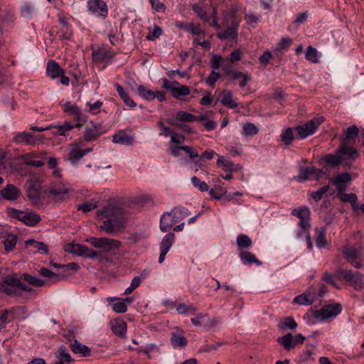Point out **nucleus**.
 I'll return each mask as SVG.
<instances>
[{
    "instance_id": "f257e3e1",
    "label": "nucleus",
    "mask_w": 364,
    "mask_h": 364,
    "mask_svg": "<svg viewBox=\"0 0 364 364\" xmlns=\"http://www.w3.org/2000/svg\"><path fill=\"white\" fill-rule=\"evenodd\" d=\"M15 275H7L0 279V293L15 298L28 299L37 294L33 288L22 283Z\"/></svg>"
},
{
    "instance_id": "f03ea898",
    "label": "nucleus",
    "mask_w": 364,
    "mask_h": 364,
    "mask_svg": "<svg viewBox=\"0 0 364 364\" xmlns=\"http://www.w3.org/2000/svg\"><path fill=\"white\" fill-rule=\"evenodd\" d=\"M98 217L107 218L100 229L107 234L112 233L116 229L124 227V211L115 204H109L97 210Z\"/></svg>"
},
{
    "instance_id": "7ed1b4c3",
    "label": "nucleus",
    "mask_w": 364,
    "mask_h": 364,
    "mask_svg": "<svg viewBox=\"0 0 364 364\" xmlns=\"http://www.w3.org/2000/svg\"><path fill=\"white\" fill-rule=\"evenodd\" d=\"M8 211L12 218L17 219L28 226H34L41 220L40 215L33 211H23L15 208H10Z\"/></svg>"
},
{
    "instance_id": "20e7f679",
    "label": "nucleus",
    "mask_w": 364,
    "mask_h": 364,
    "mask_svg": "<svg viewBox=\"0 0 364 364\" xmlns=\"http://www.w3.org/2000/svg\"><path fill=\"white\" fill-rule=\"evenodd\" d=\"M92 247L102 249L104 252H110L119 249L122 246L119 240L107 237H92L86 240Z\"/></svg>"
},
{
    "instance_id": "39448f33",
    "label": "nucleus",
    "mask_w": 364,
    "mask_h": 364,
    "mask_svg": "<svg viewBox=\"0 0 364 364\" xmlns=\"http://www.w3.org/2000/svg\"><path fill=\"white\" fill-rule=\"evenodd\" d=\"M341 305L338 303L323 306L320 310L314 311L313 315L318 321H323L329 318H335L341 314Z\"/></svg>"
},
{
    "instance_id": "423d86ee",
    "label": "nucleus",
    "mask_w": 364,
    "mask_h": 364,
    "mask_svg": "<svg viewBox=\"0 0 364 364\" xmlns=\"http://www.w3.org/2000/svg\"><path fill=\"white\" fill-rule=\"evenodd\" d=\"M323 121V117H315L304 124L296 127L295 129L300 139H305L314 134Z\"/></svg>"
},
{
    "instance_id": "0eeeda50",
    "label": "nucleus",
    "mask_w": 364,
    "mask_h": 364,
    "mask_svg": "<svg viewBox=\"0 0 364 364\" xmlns=\"http://www.w3.org/2000/svg\"><path fill=\"white\" fill-rule=\"evenodd\" d=\"M107 129L101 123L90 122V125L86 126L83 136L79 140L83 143L95 141L100 136L105 133Z\"/></svg>"
},
{
    "instance_id": "6e6552de",
    "label": "nucleus",
    "mask_w": 364,
    "mask_h": 364,
    "mask_svg": "<svg viewBox=\"0 0 364 364\" xmlns=\"http://www.w3.org/2000/svg\"><path fill=\"white\" fill-rule=\"evenodd\" d=\"M64 250L68 253L83 256L90 259H95L99 258V254L96 251L83 245L68 243L65 245Z\"/></svg>"
},
{
    "instance_id": "1a4fd4ad",
    "label": "nucleus",
    "mask_w": 364,
    "mask_h": 364,
    "mask_svg": "<svg viewBox=\"0 0 364 364\" xmlns=\"http://www.w3.org/2000/svg\"><path fill=\"white\" fill-rule=\"evenodd\" d=\"M62 108L65 113L73 117L74 120L77 122L76 128L81 127L82 124L87 122V116L82 112L79 107L73 105L70 102H66L62 105Z\"/></svg>"
},
{
    "instance_id": "9d476101",
    "label": "nucleus",
    "mask_w": 364,
    "mask_h": 364,
    "mask_svg": "<svg viewBox=\"0 0 364 364\" xmlns=\"http://www.w3.org/2000/svg\"><path fill=\"white\" fill-rule=\"evenodd\" d=\"M336 273L338 275L342 276L346 282H350L355 289L360 290L364 287L363 277L359 272H353L351 270L338 268Z\"/></svg>"
},
{
    "instance_id": "9b49d317",
    "label": "nucleus",
    "mask_w": 364,
    "mask_h": 364,
    "mask_svg": "<svg viewBox=\"0 0 364 364\" xmlns=\"http://www.w3.org/2000/svg\"><path fill=\"white\" fill-rule=\"evenodd\" d=\"M310 210L306 206L299 207L292 210L291 215L299 219V226L306 231L310 229Z\"/></svg>"
},
{
    "instance_id": "f8f14e48",
    "label": "nucleus",
    "mask_w": 364,
    "mask_h": 364,
    "mask_svg": "<svg viewBox=\"0 0 364 364\" xmlns=\"http://www.w3.org/2000/svg\"><path fill=\"white\" fill-rule=\"evenodd\" d=\"M42 139V135L35 136L28 132H21L14 136L13 141L16 144L33 146L41 142Z\"/></svg>"
},
{
    "instance_id": "ddd939ff",
    "label": "nucleus",
    "mask_w": 364,
    "mask_h": 364,
    "mask_svg": "<svg viewBox=\"0 0 364 364\" xmlns=\"http://www.w3.org/2000/svg\"><path fill=\"white\" fill-rule=\"evenodd\" d=\"M192 324L195 326L210 328L215 326L219 323L218 318H210L208 314H198L194 318H191Z\"/></svg>"
},
{
    "instance_id": "4468645a",
    "label": "nucleus",
    "mask_w": 364,
    "mask_h": 364,
    "mask_svg": "<svg viewBox=\"0 0 364 364\" xmlns=\"http://www.w3.org/2000/svg\"><path fill=\"white\" fill-rule=\"evenodd\" d=\"M88 10L99 16L106 18L108 14V7L102 0H88L87 3Z\"/></svg>"
},
{
    "instance_id": "2eb2a0df",
    "label": "nucleus",
    "mask_w": 364,
    "mask_h": 364,
    "mask_svg": "<svg viewBox=\"0 0 364 364\" xmlns=\"http://www.w3.org/2000/svg\"><path fill=\"white\" fill-rule=\"evenodd\" d=\"M71 191L68 184L53 183L50 188L49 193L57 198L65 200L69 197Z\"/></svg>"
},
{
    "instance_id": "dca6fc26",
    "label": "nucleus",
    "mask_w": 364,
    "mask_h": 364,
    "mask_svg": "<svg viewBox=\"0 0 364 364\" xmlns=\"http://www.w3.org/2000/svg\"><path fill=\"white\" fill-rule=\"evenodd\" d=\"M27 196L33 204H38L41 200V186L36 181H30L26 184Z\"/></svg>"
},
{
    "instance_id": "f3484780",
    "label": "nucleus",
    "mask_w": 364,
    "mask_h": 364,
    "mask_svg": "<svg viewBox=\"0 0 364 364\" xmlns=\"http://www.w3.org/2000/svg\"><path fill=\"white\" fill-rule=\"evenodd\" d=\"M336 186L337 193L345 191L348 185L352 181V176L349 173L344 172L338 174L333 179H331Z\"/></svg>"
},
{
    "instance_id": "a211bd4d",
    "label": "nucleus",
    "mask_w": 364,
    "mask_h": 364,
    "mask_svg": "<svg viewBox=\"0 0 364 364\" xmlns=\"http://www.w3.org/2000/svg\"><path fill=\"white\" fill-rule=\"evenodd\" d=\"M85 146V144H84L83 141L82 140H78L71 145L72 147L69 153L68 160L72 164L78 162L81 159L84 157L85 153H82V148H83Z\"/></svg>"
},
{
    "instance_id": "6ab92c4d",
    "label": "nucleus",
    "mask_w": 364,
    "mask_h": 364,
    "mask_svg": "<svg viewBox=\"0 0 364 364\" xmlns=\"http://www.w3.org/2000/svg\"><path fill=\"white\" fill-rule=\"evenodd\" d=\"M316 300V296L312 289L309 288L306 292L294 297L293 303L299 305L309 306Z\"/></svg>"
},
{
    "instance_id": "aec40b11",
    "label": "nucleus",
    "mask_w": 364,
    "mask_h": 364,
    "mask_svg": "<svg viewBox=\"0 0 364 364\" xmlns=\"http://www.w3.org/2000/svg\"><path fill=\"white\" fill-rule=\"evenodd\" d=\"M0 194L6 200H15L21 196V191L13 184H7Z\"/></svg>"
},
{
    "instance_id": "412c9836",
    "label": "nucleus",
    "mask_w": 364,
    "mask_h": 364,
    "mask_svg": "<svg viewBox=\"0 0 364 364\" xmlns=\"http://www.w3.org/2000/svg\"><path fill=\"white\" fill-rule=\"evenodd\" d=\"M171 154L172 156L175 157H178L181 156V151H184L186 154H188L189 158L193 159L195 158H198L199 156L198 153L194 150L191 146H170Z\"/></svg>"
},
{
    "instance_id": "4be33fe9",
    "label": "nucleus",
    "mask_w": 364,
    "mask_h": 364,
    "mask_svg": "<svg viewBox=\"0 0 364 364\" xmlns=\"http://www.w3.org/2000/svg\"><path fill=\"white\" fill-rule=\"evenodd\" d=\"M359 134V129L356 125L348 127L345 132V136L341 139V143L352 144Z\"/></svg>"
},
{
    "instance_id": "5701e85b",
    "label": "nucleus",
    "mask_w": 364,
    "mask_h": 364,
    "mask_svg": "<svg viewBox=\"0 0 364 364\" xmlns=\"http://www.w3.org/2000/svg\"><path fill=\"white\" fill-rule=\"evenodd\" d=\"M46 73L52 79H55L64 74V70L55 60H49L47 63Z\"/></svg>"
},
{
    "instance_id": "b1692460",
    "label": "nucleus",
    "mask_w": 364,
    "mask_h": 364,
    "mask_svg": "<svg viewBox=\"0 0 364 364\" xmlns=\"http://www.w3.org/2000/svg\"><path fill=\"white\" fill-rule=\"evenodd\" d=\"M350 144L341 143L338 147V153L342 156L343 160L355 159L358 157V151L355 149L348 146Z\"/></svg>"
},
{
    "instance_id": "393cba45",
    "label": "nucleus",
    "mask_w": 364,
    "mask_h": 364,
    "mask_svg": "<svg viewBox=\"0 0 364 364\" xmlns=\"http://www.w3.org/2000/svg\"><path fill=\"white\" fill-rule=\"evenodd\" d=\"M58 20L62 27L58 32L60 39H69L73 35L71 26L69 25L66 18L58 14Z\"/></svg>"
},
{
    "instance_id": "a878e982",
    "label": "nucleus",
    "mask_w": 364,
    "mask_h": 364,
    "mask_svg": "<svg viewBox=\"0 0 364 364\" xmlns=\"http://www.w3.org/2000/svg\"><path fill=\"white\" fill-rule=\"evenodd\" d=\"M112 332L119 336L123 337L127 333V323L122 319H115L110 321Z\"/></svg>"
},
{
    "instance_id": "bb28decb",
    "label": "nucleus",
    "mask_w": 364,
    "mask_h": 364,
    "mask_svg": "<svg viewBox=\"0 0 364 364\" xmlns=\"http://www.w3.org/2000/svg\"><path fill=\"white\" fill-rule=\"evenodd\" d=\"M340 200L343 203H350L353 210L358 209V197L355 193H346L344 191L337 193Z\"/></svg>"
},
{
    "instance_id": "cd10ccee",
    "label": "nucleus",
    "mask_w": 364,
    "mask_h": 364,
    "mask_svg": "<svg viewBox=\"0 0 364 364\" xmlns=\"http://www.w3.org/2000/svg\"><path fill=\"white\" fill-rule=\"evenodd\" d=\"M115 87L120 98L127 107H135L136 104L130 97L129 93L124 89V87L118 83L115 84Z\"/></svg>"
},
{
    "instance_id": "c85d7f7f",
    "label": "nucleus",
    "mask_w": 364,
    "mask_h": 364,
    "mask_svg": "<svg viewBox=\"0 0 364 364\" xmlns=\"http://www.w3.org/2000/svg\"><path fill=\"white\" fill-rule=\"evenodd\" d=\"M174 224L171 213L166 212L163 214L160 219V230L164 232H168Z\"/></svg>"
},
{
    "instance_id": "c756f323",
    "label": "nucleus",
    "mask_w": 364,
    "mask_h": 364,
    "mask_svg": "<svg viewBox=\"0 0 364 364\" xmlns=\"http://www.w3.org/2000/svg\"><path fill=\"white\" fill-rule=\"evenodd\" d=\"M51 128L55 129L53 134L55 135L67 136L68 133L76 127V125H73L68 122H64L62 124L52 125Z\"/></svg>"
},
{
    "instance_id": "7c9ffc66",
    "label": "nucleus",
    "mask_w": 364,
    "mask_h": 364,
    "mask_svg": "<svg viewBox=\"0 0 364 364\" xmlns=\"http://www.w3.org/2000/svg\"><path fill=\"white\" fill-rule=\"evenodd\" d=\"M107 301L109 303L116 301L115 303L113 304V306H112V309L116 313L123 314L127 311V306L126 304H124V301H122V298L107 297Z\"/></svg>"
},
{
    "instance_id": "2f4dec72",
    "label": "nucleus",
    "mask_w": 364,
    "mask_h": 364,
    "mask_svg": "<svg viewBox=\"0 0 364 364\" xmlns=\"http://www.w3.org/2000/svg\"><path fill=\"white\" fill-rule=\"evenodd\" d=\"M238 23H232V26L228 27L225 31L218 33V37L221 40L228 38L235 39L237 37Z\"/></svg>"
},
{
    "instance_id": "473e14b6",
    "label": "nucleus",
    "mask_w": 364,
    "mask_h": 364,
    "mask_svg": "<svg viewBox=\"0 0 364 364\" xmlns=\"http://www.w3.org/2000/svg\"><path fill=\"white\" fill-rule=\"evenodd\" d=\"M277 342L287 350H290L296 346L294 336L290 333H288L282 337H279L277 338Z\"/></svg>"
},
{
    "instance_id": "72a5a7b5",
    "label": "nucleus",
    "mask_w": 364,
    "mask_h": 364,
    "mask_svg": "<svg viewBox=\"0 0 364 364\" xmlns=\"http://www.w3.org/2000/svg\"><path fill=\"white\" fill-rule=\"evenodd\" d=\"M239 257L244 264L250 265L253 263H255L257 265L262 264V262L259 261L256 258L255 255L250 252L242 251L240 252Z\"/></svg>"
},
{
    "instance_id": "f704fd0d",
    "label": "nucleus",
    "mask_w": 364,
    "mask_h": 364,
    "mask_svg": "<svg viewBox=\"0 0 364 364\" xmlns=\"http://www.w3.org/2000/svg\"><path fill=\"white\" fill-rule=\"evenodd\" d=\"M323 161L326 164L331 166H338L343 161L342 156L338 153V149L336 151L335 154H329L323 157Z\"/></svg>"
},
{
    "instance_id": "c9c22d12",
    "label": "nucleus",
    "mask_w": 364,
    "mask_h": 364,
    "mask_svg": "<svg viewBox=\"0 0 364 364\" xmlns=\"http://www.w3.org/2000/svg\"><path fill=\"white\" fill-rule=\"evenodd\" d=\"M5 240L3 241L4 250L9 253L13 251L17 243V236L14 234H9L6 231V235L4 237Z\"/></svg>"
},
{
    "instance_id": "e433bc0d",
    "label": "nucleus",
    "mask_w": 364,
    "mask_h": 364,
    "mask_svg": "<svg viewBox=\"0 0 364 364\" xmlns=\"http://www.w3.org/2000/svg\"><path fill=\"white\" fill-rule=\"evenodd\" d=\"M70 348L74 353H80L83 356H88L90 353L89 347L81 344L77 340H75L73 343H70Z\"/></svg>"
},
{
    "instance_id": "4c0bfd02",
    "label": "nucleus",
    "mask_w": 364,
    "mask_h": 364,
    "mask_svg": "<svg viewBox=\"0 0 364 364\" xmlns=\"http://www.w3.org/2000/svg\"><path fill=\"white\" fill-rule=\"evenodd\" d=\"M92 57L94 60L101 62L105 59L112 58L114 57V53L105 48H101L93 51Z\"/></svg>"
},
{
    "instance_id": "58836bf2",
    "label": "nucleus",
    "mask_w": 364,
    "mask_h": 364,
    "mask_svg": "<svg viewBox=\"0 0 364 364\" xmlns=\"http://www.w3.org/2000/svg\"><path fill=\"white\" fill-rule=\"evenodd\" d=\"M220 102L223 105L228 107L230 108L237 107V103L234 102L232 99V92L228 90H224L223 91V96L220 100Z\"/></svg>"
},
{
    "instance_id": "ea45409f",
    "label": "nucleus",
    "mask_w": 364,
    "mask_h": 364,
    "mask_svg": "<svg viewBox=\"0 0 364 364\" xmlns=\"http://www.w3.org/2000/svg\"><path fill=\"white\" fill-rule=\"evenodd\" d=\"M296 327L297 323L292 316L283 318L279 323V328L282 331L287 329L295 330Z\"/></svg>"
},
{
    "instance_id": "a19ab883",
    "label": "nucleus",
    "mask_w": 364,
    "mask_h": 364,
    "mask_svg": "<svg viewBox=\"0 0 364 364\" xmlns=\"http://www.w3.org/2000/svg\"><path fill=\"white\" fill-rule=\"evenodd\" d=\"M132 137L122 131L119 132L113 136L112 141L114 143L121 144L130 145L132 143Z\"/></svg>"
},
{
    "instance_id": "79ce46f5",
    "label": "nucleus",
    "mask_w": 364,
    "mask_h": 364,
    "mask_svg": "<svg viewBox=\"0 0 364 364\" xmlns=\"http://www.w3.org/2000/svg\"><path fill=\"white\" fill-rule=\"evenodd\" d=\"M236 244L240 250L248 249L252 246V241L248 235L241 234L237 237Z\"/></svg>"
},
{
    "instance_id": "37998d69",
    "label": "nucleus",
    "mask_w": 364,
    "mask_h": 364,
    "mask_svg": "<svg viewBox=\"0 0 364 364\" xmlns=\"http://www.w3.org/2000/svg\"><path fill=\"white\" fill-rule=\"evenodd\" d=\"M175 240V235L173 232H168L162 239L160 244V250L168 252Z\"/></svg>"
},
{
    "instance_id": "c03bdc74",
    "label": "nucleus",
    "mask_w": 364,
    "mask_h": 364,
    "mask_svg": "<svg viewBox=\"0 0 364 364\" xmlns=\"http://www.w3.org/2000/svg\"><path fill=\"white\" fill-rule=\"evenodd\" d=\"M314 167H301L299 174L294 177V179L299 182H304L311 178Z\"/></svg>"
},
{
    "instance_id": "a18cd8bd",
    "label": "nucleus",
    "mask_w": 364,
    "mask_h": 364,
    "mask_svg": "<svg viewBox=\"0 0 364 364\" xmlns=\"http://www.w3.org/2000/svg\"><path fill=\"white\" fill-rule=\"evenodd\" d=\"M21 279L34 287H43L45 285V281L36 277L31 276L28 274H23Z\"/></svg>"
},
{
    "instance_id": "49530a36",
    "label": "nucleus",
    "mask_w": 364,
    "mask_h": 364,
    "mask_svg": "<svg viewBox=\"0 0 364 364\" xmlns=\"http://www.w3.org/2000/svg\"><path fill=\"white\" fill-rule=\"evenodd\" d=\"M137 94L145 100L150 101L154 99V92L141 85L138 86Z\"/></svg>"
},
{
    "instance_id": "de8ad7c7",
    "label": "nucleus",
    "mask_w": 364,
    "mask_h": 364,
    "mask_svg": "<svg viewBox=\"0 0 364 364\" xmlns=\"http://www.w3.org/2000/svg\"><path fill=\"white\" fill-rule=\"evenodd\" d=\"M343 253L346 260L351 264L355 262L358 256V251L353 247H345Z\"/></svg>"
},
{
    "instance_id": "09e8293b",
    "label": "nucleus",
    "mask_w": 364,
    "mask_h": 364,
    "mask_svg": "<svg viewBox=\"0 0 364 364\" xmlns=\"http://www.w3.org/2000/svg\"><path fill=\"white\" fill-rule=\"evenodd\" d=\"M176 311L180 314L190 313L194 314L197 308L192 304H179L176 307Z\"/></svg>"
},
{
    "instance_id": "8fccbe9b",
    "label": "nucleus",
    "mask_w": 364,
    "mask_h": 364,
    "mask_svg": "<svg viewBox=\"0 0 364 364\" xmlns=\"http://www.w3.org/2000/svg\"><path fill=\"white\" fill-rule=\"evenodd\" d=\"M166 121L168 124L181 129L185 133H193V129L188 125L179 123L178 120H176L173 118H169L167 119Z\"/></svg>"
},
{
    "instance_id": "3c124183",
    "label": "nucleus",
    "mask_w": 364,
    "mask_h": 364,
    "mask_svg": "<svg viewBox=\"0 0 364 364\" xmlns=\"http://www.w3.org/2000/svg\"><path fill=\"white\" fill-rule=\"evenodd\" d=\"M174 119L183 122H192L196 121V116L185 111H178Z\"/></svg>"
},
{
    "instance_id": "603ef678",
    "label": "nucleus",
    "mask_w": 364,
    "mask_h": 364,
    "mask_svg": "<svg viewBox=\"0 0 364 364\" xmlns=\"http://www.w3.org/2000/svg\"><path fill=\"white\" fill-rule=\"evenodd\" d=\"M22 160L26 165L39 168L44 166V162L43 161L38 160H33V156L31 154H27L22 156Z\"/></svg>"
},
{
    "instance_id": "864d4df0",
    "label": "nucleus",
    "mask_w": 364,
    "mask_h": 364,
    "mask_svg": "<svg viewBox=\"0 0 364 364\" xmlns=\"http://www.w3.org/2000/svg\"><path fill=\"white\" fill-rule=\"evenodd\" d=\"M306 59L311 63H316L318 61V51L311 46H308L305 53Z\"/></svg>"
},
{
    "instance_id": "5fc2aeb1",
    "label": "nucleus",
    "mask_w": 364,
    "mask_h": 364,
    "mask_svg": "<svg viewBox=\"0 0 364 364\" xmlns=\"http://www.w3.org/2000/svg\"><path fill=\"white\" fill-rule=\"evenodd\" d=\"M190 94V88L187 85L175 87L173 90L172 95L174 98L178 99L181 96H187Z\"/></svg>"
},
{
    "instance_id": "6e6d98bb",
    "label": "nucleus",
    "mask_w": 364,
    "mask_h": 364,
    "mask_svg": "<svg viewBox=\"0 0 364 364\" xmlns=\"http://www.w3.org/2000/svg\"><path fill=\"white\" fill-rule=\"evenodd\" d=\"M294 139L292 129L288 127L285 129L281 134V141L285 145H289L291 144Z\"/></svg>"
},
{
    "instance_id": "4d7b16f0",
    "label": "nucleus",
    "mask_w": 364,
    "mask_h": 364,
    "mask_svg": "<svg viewBox=\"0 0 364 364\" xmlns=\"http://www.w3.org/2000/svg\"><path fill=\"white\" fill-rule=\"evenodd\" d=\"M292 42L290 38H283L279 42L277 46L274 50V53H281L283 50H287Z\"/></svg>"
},
{
    "instance_id": "13d9d810",
    "label": "nucleus",
    "mask_w": 364,
    "mask_h": 364,
    "mask_svg": "<svg viewBox=\"0 0 364 364\" xmlns=\"http://www.w3.org/2000/svg\"><path fill=\"white\" fill-rule=\"evenodd\" d=\"M62 272L65 275H70L75 272H77L80 269V266L75 262H71L68 264L61 266Z\"/></svg>"
},
{
    "instance_id": "bf43d9fd",
    "label": "nucleus",
    "mask_w": 364,
    "mask_h": 364,
    "mask_svg": "<svg viewBox=\"0 0 364 364\" xmlns=\"http://www.w3.org/2000/svg\"><path fill=\"white\" fill-rule=\"evenodd\" d=\"M26 244L27 245H31L33 246L38 252L42 251L44 254H48V247L43 242H38L34 240H28L26 242Z\"/></svg>"
},
{
    "instance_id": "052dcab7",
    "label": "nucleus",
    "mask_w": 364,
    "mask_h": 364,
    "mask_svg": "<svg viewBox=\"0 0 364 364\" xmlns=\"http://www.w3.org/2000/svg\"><path fill=\"white\" fill-rule=\"evenodd\" d=\"M329 190V186L328 185H326V186H324L323 187H321V188H319L318 191H314V192H311L310 193L311 195V197L316 201V202H318L321 200V198H323V196L327 193V191Z\"/></svg>"
},
{
    "instance_id": "680f3d73",
    "label": "nucleus",
    "mask_w": 364,
    "mask_h": 364,
    "mask_svg": "<svg viewBox=\"0 0 364 364\" xmlns=\"http://www.w3.org/2000/svg\"><path fill=\"white\" fill-rule=\"evenodd\" d=\"M58 359H61L67 363H70L73 361L70 355L68 353L67 348L64 346H60L58 348Z\"/></svg>"
},
{
    "instance_id": "e2e57ef3",
    "label": "nucleus",
    "mask_w": 364,
    "mask_h": 364,
    "mask_svg": "<svg viewBox=\"0 0 364 364\" xmlns=\"http://www.w3.org/2000/svg\"><path fill=\"white\" fill-rule=\"evenodd\" d=\"M162 32V29L159 26L154 25L152 30L149 28V33L146 36V39L148 41H154L161 36Z\"/></svg>"
},
{
    "instance_id": "0e129e2a",
    "label": "nucleus",
    "mask_w": 364,
    "mask_h": 364,
    "mask_svg": "<svg viewBox=\"0 0 364 364\" xmlns=\"http://www.w3.org/2000/svg\"><path fill=\"white\" fill-rule=\"evenodd\" d=\"M262 16L260 14H257L253 12L246 13L245 15V20L249 25H253L260 21Z\"/></svg>"
},
{
    "instance_id": "69168bd1",
    "label": "nucleus",
    "mask_w": 364,
    "mask_h": 364,
    "mask_svg": "<svg viewBox=\"0 0 364 364\" xmlns=\"http://www.w3.org/2000/svg\"><path fill=\"white\" fill-rule=\"evenodd\" d=\"M244 134L246 136H253L258 133V128L252 123H245L243 125Z\"/></svg>"
},
{
    "instance_id": "338daca9",
    "label": "nucleus",
    "mask_w": 364,
    "mask_h": 364,
    "mask_svg": "<svg viewBox=\"0 0 364 364\" xmlns=\"http://www.w3.org/2000/svg\"><path fill=\"white\" fill-rule=\"evenodd\" d=\"M191 183L200 191H207L208 190V185L205 181H201L197 176H193L191 178Z\"/></svg>"
},
{
    "instance_id": "774afa93",
    "label": "nucleus",
    "mask_w": 364,
    "mask_h": 364,
    "mask_svg": "<svg viewBox=\"0 0 364 364\" xmlns=\"http://www.w3.org/2000/svg\"><path fill=\"white\" fill-rule=\"evenodd\" d=\"M102 105L103 102L100 100H97L94 103H91L90 102L86 103V106L89 107L88 112L92 114H97L99 113Z\"/></svg>"
}]
</instances>
